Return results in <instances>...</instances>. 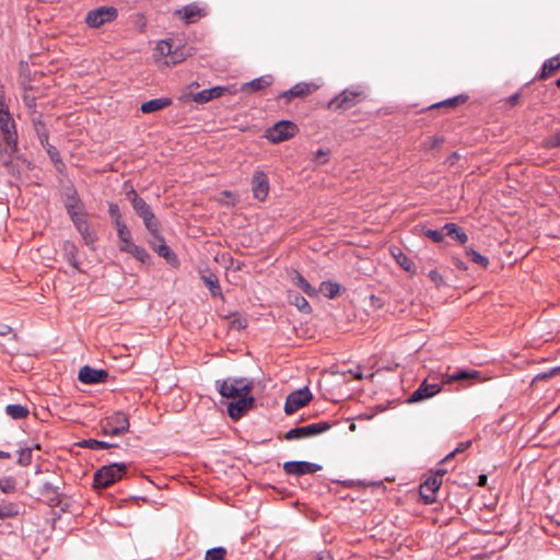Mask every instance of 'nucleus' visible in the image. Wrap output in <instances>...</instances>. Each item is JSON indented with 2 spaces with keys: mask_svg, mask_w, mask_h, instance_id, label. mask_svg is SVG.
Here are the masks:
<instances>
[{
  "mask_svg": "<svg viewBox=\"0 0 560 560\" xmlns=\"http://www.w3.org/2000/svg\"><path fill=\"white\" fill-rule=\"evenodd\" d=\"M294 284L300 288L305 294L308 296H315L317 294V290L312 287L308 281L299 272L293 278Z\"/></svg>",
  "mask_w": 560,
  "mask_h": 560,
  "instance_id": "obj_32",
  "label": "nucleus"
},
{
  "mask_svg": "<svg viewBox=\"0 0 560 560\" xmlns=\"http://www.w3.org/2000/svg\"><path fill=\"white\" fill-rule=\"evenodd\" d=\"M80 445L90 450H105L116 446L115 444H110L105 441H98L95 439L84 440Z\"/></svg>",
  "mask_w": 560,
  "mask_h": 560,
  "instance_id": "obj_37",
  "label": "nucleus"
},
{
  "mask_svg": "<svg viewBox=\"0 0 560 560\" xmlns=\"http://www.w3.org/2000/svg\"><path fill=\"white\" fill-rule=\"evenodd\" d=\"M291 303L293 305H295L303 313H310L312 310L307 300L300 294L292 295Z\"/></svg>",
  "mask_w": 560,
  "mask_h": 560,
  "instance_id": "obj_40",
  "label": "nucleus"
},
{
  "mask_svg": "<svg viewBox=\"0 0 560 560\" xmlns=\"http://www.w3.org/2000/svg\"><path fill=\"white\" fill-rule=\"evenodd\" d=\"M455 454H457V453L455 452V450H454V451H452L451 453H448V454L443 458L442 463H446L447 460L452 459V458L455 456Z\"/></svg>",
  "mask_w": 560,
  "mask_h": 560,
  "instance_id": "obj_57",
  "label": "nucleus"
},
{
  "mask_svg": "<svg viewBox=\"0 0 560 560\" xmlns=\"http://www.w3.org/2000/svg\"><path fill=\"white\" fill-rule=\"evenodd\" d=\"M34 127L37 136L42 135L43 132H48L46 126L40 120L34 121Z\"/></svg>",
  "mask_w": 560,
  "mask_h": 560,
  "instance_id": "obj_50",
  "label": "nucleus"
},
{
  "mask_svg": "<svg viewBox=\"0 0 560 560\" xmlns=\"http://www.w3.org/2000/svg\"><path fill=\"white\" fill-rule=\"evenodd\" d=\"M0 490H1V492L5 493V494L15 492L16 479L12 476L0 477Z\"/></svg>",
  "mask_w": 560,
  "mask_h": 560,
  "instance_id": "obj_35",
  "label": "nucleus"
},
{
  "mask_svg": "<svg viewBox=\"0 0 560 560\" xmlns=\"http://www.w3.org/2000/svg\"><path fill=\"white\" fill-rule=\"evenodd\" d=\"M471 442L470 441H466V442H460L458 444V446L455 448V452L456 453H462L464 452L465 450H467L469 446H470Z\"/></svg>",
  "mask_w": 560,
  "mask_h": 560,
  "instance_id": "obj_53",
  "label": "nucleus"
},
{
  "mask_svg": "<svg viewBox=\"0 0 560 560\" xmlns=\"http://www.w3.org/2000/svg\"><path fill=\"white\" fill-rule=\"evenodd\" d=\"M130 422L127 413L115 411L102 422V432L105 435L119 436L129 431Z\"/></svg>",
  "mask_w": 560,
  "mask_h": 560,
  "instance_id": "obj_6",
  "label": "nucleus"
},
{
  "mask_svg": "<svg viewBox=\"0 0 560 560\" xmlns=\"http://www.w3.org/2000/svg\"><path fill=\"white\" fill-rule=\"evenodd\" d=\"M200 278L209 289L212 296L223 299V293L218 277L209 269L200 271Z\"/></svg>",
  "mask_w": 560,
  "mask_h": 560,
  "instance_id": "obj_18",
  "label": "nucleus"
},
{
  "mask_svg": "<svg viewBox=\"0 0 560 560\" xmlns=\"http://www.w3.org/2000/svg\"><path fill=\"white\" fill-rule=\"evenodd\" d=\"M10 457H11L10 453L0 451V458L1 459H7V458H10Z\"/></svg>",
  "mask_w": 560,
  "mask_h": 560,
  "instance_id": "obj_59",
  "label": "nucleus"
},
{
  "mask_svg": "<svg viewBox=\"0 0 560 560\" xmlns=\"http://www.w3.org/2000/svg\"><path fill=\"white\" fill-rule=\"evenodd\" d=\"M317 291L328 299H334L340 293L341 285L337 282L329 280L323 281Z\"/></svg>",
  "mask_w": 560,
  "mask_h": 560,
  "instance_id": "obj_30",
  "label": "nucleus"
},
{
  "mask_svg": "<svg viewBox=\"0 0 560 560\" xmlns=\"http://www.w3.org/2000/svg\"><path fill=\"white\" fill-rule=\"evenodd\" d=\"M172 104L171 98L168 97H160V98H153L148 102H144L141 105V112L144 114H150L158 112L160 109H163Z\"/></svg>",
  "mask_w": 560,
  "mask_h": 560,
  "instance_id": "obj_24",
  "label": "nucleus"
},
{
  "mask_svg": "<svg viewBox=\"0 0 560 560\" xmlns=\"http://www.w3.org/2000/svg\"><path fill=\"white\" fill-rule=\"evenodd\" d=\"M253 404H254V398L249 394L243 395V396H241L238 398H234L228 405L229 416L232 419L237 420L241 417H243V415L249 408H252Z\"/></svg>",
  "mask_w": 560,
  "mask_h": 560,
  "instance_id": "obj_12",
  "label": "nucleus"
},
{
  "mask_svg": "<svg viewBox=\"0 0 560 560\" xmlns=\"http://www.w3.org/2000/svg\"><path fill=\"white\" fill-rule=\"evenodd\" d=\"M518 98H520V95L517 93L511 95L509 98H508V102L511 106H514L516 105V103L518 102Z\"/></svg>",
  "mask_w": 560,
  "mask_h": 560,
  "instance_id": "obj_54",
  "label": "nucleus"
},
{
  "mask_svg": "<svg viewBox=\"0 0 560 560\" xmlns=\"http://www.w3.org/2000/svg\"><path fill=\"white\" fill-rule=\"evenodd\" d=\"M443 231H445L446 235L457 241L459 244H465L468 241L467 234L455 223H446L443 226Z\"/></svg>",
  "mask_w": 560,
  "mask_h": 560,
  "instance_id": "obj_26",
  "label": "nucleus"
},
{
  "mask_svg": "<svg viewBox=\"0 0 560 560\" xmlns=\"http://www.w3.org/2000/svg\"><path fill=\"white\" fill-rule=\"evenodd\" d=\"M161 244H159L155 248V252L163 258H165L167 261H172L176 259V255L174 252L165 244L164 238L160 234V237H154Z\"/></svg>",
  "mask_w": 560,
  "mask_h": 560,
  "instance_id": "obj_34",
  "label": "nucleus"
},
{
  "mask_svg": "<svg viewBox=\"0 0 560 560\" xmlns=\"http://www.w3.org/2000/svg\"><path fill=\"white\" fill-rule=\"evenodd\" d=\"M252 190L254 197L264 201L269 194V179L266 173L262 171H256L252 178Z\"/></svg>",
  "mask_w": 560,
  "mask_h": 560,
  "instance_id": "obj_13",
  "label": "nucleus"
},
{
  "mask_svg": "<svg viewBox=\"0 0 560 560\" xmlns=\"http://www.w3.org/2000/svg\"><path fill=\"white\" fill-rule=\"evenodd\" d=\"M446 471H447V470H446V469H444V468H439V469L436 470L435 476H438L440 479H442V477L446 474Z\"/></svg>",
  "mask_w": 560,
  "mask_h": 560,
  "instance_id": "obj_58",
  "label": "nucleus"
},
{
  "mask_svg": "<svg viewBox=\"0 0 560 560\" xmlns=\"http://www.w3.org/2000/svg\"><path fill=\"white\" fill-rule=\"evenodd\" d=\"M108 373L103 369H94L89 365L81 368L78 378L84 384H98L106 381Z\"/></svg>",
  "mask_w": 560,
  "mask_h": 560,
  "instance_id": "obj_15",
  "label": "nucleus"
},
{
  "mask_svg": "<svg viewBox=\"0 0 560 560\" xmlns=\"http://www.w3.org/2000/svg\"><path fill=\"white\" fill-rule=\"evenodd\" d=\"M224 195L230 196L231 192L230 191H224Z\"/></svg>",
  "mask_w": 560,
  "mask_h": 560,
  "instance_id": "obj_63",
  "label": "nucleus"
},
{
  "mask_svg": "<svg viewBox=\"0 0 560 560\" xmlns=\"http://www.w3.org/2000/svg\"><path fill=\"white\" fill-rule=\"evenodd\" d=\"M20 509L18 504L13 502H1L0 503V520L11 518L19 515Z\"/></svg>",
  "mask_w": 560,
  "mask_h": 560,
  "instance_id": "obj_33",
  "label": "nucleus"
},
{
  "mask_svg": "<svg viewBox=\"0 0 560 560\" xmlns=\"http://www.w3.org/2000/svg\"><path fill=\"white\" fill-rule=\"evenodd\" d=\"M226 553L224 547H214L206 551L205 560H225Z\"/></svg>",
  "mask_w": 560,
  "mask_h": 560,
  "instance_id": "obj_39",
  "label": "nucleus"
},
{
  "mask_svg": "<svg viewBox=\"0 0 560 560\" xmlns=\"http://www.w3.org/2000/svg\"><path fill=\"white\" fill-rule=\"evenodd\" d=\"M558 371H560V366H556L552 370H550L548 373H539L536 375L535 381L537 380H544L552 374H556Z\"/></svg>",
  "mask_w": 560,
  "mask_h": 560,
  "instance_id": "obj_51",
  "label": "nucleus"
},
{
  "mask_svg": "<svg viewBox=\"0 0 560 560\" xmlns=\"http://www.w3.org/2000/svg\"><path fill=\"white\" fill-rule=\"evenodd\" d=\"M119 249L121 252L132 255L135 258H137L139 261L143 264L149 262L151 259V256L143 247H140L132 242L126 245H120Z\"/></svg>",
  "mask_w": 560,
  "mask_h": 560,
  "instance_id": "obj_23",
  "label": "nucleus"
},
{
  "mask_svg": "<svg viewBox=\"0 0 560 560\" xmlns=\"http://www.w3.org/2000/svg\"><path fill=\"white\" fill-rule=\"evenodd\" d=\"M5 413L13 420H22L30 415V410L26 406L20 404H10L5 406Z\"/></svg>",
  "mask_w": 560,
  "mask_h": 560,
  "instance_id": "obj_28",
  "label": "nucleus"
},
{
  "mask_svg": "<svg viewBox=\"0 0 560 560\" xmlns=\"http://www.w3.org/2000/svg\"><path fill=\"white\" fill-rule=\"evenodd\" d=\"M328 429H330V424L328 422H315L304 427H296L289 430L285 434V439L289 441L306 439L326 432Z\"/></svg>",
  "mask_w": 560,
  "mask_h": 560,
  "instance_id": "obj_9",
  "label": "nucleus"
},
{
  "mask_svg": "<svg viewBox=\"0 0 560 560\" xmlns=\"http://www.w3.org/2000/svg\"><path fill=\"white\" fill-rule=\"evenodd\" d=\"M37 137H38V140H39L40 144L44 148L50 145L49 142H48V132H43L42 135H39Z\"/></svg>",
  "mask_w": 560,
  "mask_h": 560,
  "instance_id": "obj_52",
  "label": "nucleus"
},
{
  "mask_svg": "<svg viewBox=\"0 0 560 560\" xmlns=\"http://www.w3.org/2000/svg\"><path fill=\"white\" fill-rule=\"evenodd\" d=\"M272 82V78L270 75H264L256 78L243 85V90H247L250 92H256L265 89L266 86L270 85Z\"/></svg>",
  "mask_w": 560,
  "mask_h": 560,
  "instance_id": "obj_29",
  "label": "nucleus"
},
{
  "mask_svg": "<svg viewBox=\"0 0 560 560\" xmlns=\"http://www.w3.org/2000/svg\"><path fill=\"white\" fill-rule=\"evenodd\" d=\"M467 255L469 256L471 261H474L477 265H480L482 267H487L489 265V259L486 256L479 254L478 252L471 248L467 250Z\"/></svg>",
  "mask_w": 560,
  "mask_h": 560,
  "instance_id": "obj_41",
  "label": "nucleus"
},
{
  "mask_svg": "<svg viewBox=\"0 0 560 560\" xmlns=\"http://www.w3.org/2000/svg\"><path fill=\"white\" fill-rule=\"evenodd\" d=\"M65 206L72 222L75 221V219L82 218L79 211L80 198L75 191H73L71 195H68Z\"/></svg>",
  "mask_w": 560,
  "mask_h": 560,
  "instance_id": "obj_25",
  "label": "nucleus"
},
{
  "mask_svg": "<svg viewBox=\"0 0 560 560\" xmlns=\"http://www.w3.org/2000/svg\"><path fill=\"white\" fill-rule=\"evenodd\" d=\"M322 469V466L316 463L305 460H291L283 464V470L287 475L303 476L315 474Z\"/></svg>",
  "mask_w": 560,
  "mask_h": 560,
  "instance_id": "obj_11",
  "label": "nucleus"
},
{
  "mask_svg": "<svg viewBox=\"0 0 560 560\" xmlns=\"http://www.w3.org/2000/svg\"><path fill=\"white\" fill-rule=\"evenodd\" d=\"M156 50L163 55V56H167L171 54L172 51V42L171 40H161L158 45H156Z\"/></svg>",
  "mask_w": 560,
  "mask_h": 560,
  "instance_id": "obj_44",
  "label": "nucleus"
},
{
  "mask_svg": "<svg viewBox=\"0 0 560 560\" xmlns=\"http://www.w3.org/2000/svg\"><path fill=\"white\" fill-rule=\"evenodd\" d=\"M318 89L319 85L314 82H299L288 91L283 92L282 96L287 97L288 100H291L293 97H303L315 92Z\"/></svg>",
  "mask_w": 560,
  "mask_h": 560,
  "instance_id": "obj_16",
  "label": "nucleus"
},
{
  "mask_svg": "<svg viewBox=\"0 0 560 560\" xmlns=\"http://www.w3.org/2000/svg\"><path fill=\"white\" fill-rule=\"evenodd\" d=\"M429 278L438 285L444 283V279L442 275L438 270H431L429 272Z\"/></svg>",
  "mask_w": 560,
  "mask_h": 560,
  "instance_id": "obj_47",
  "label": "nucleus"
},
{
  "mask_svg": "<svg viewBox=\"0 0 560 560\" xmlns=\"http://www.w3.org/2000/svg\"><path fill=\"white\" fill-rule=\"evenodd\" d=\"M456 266H457V268L463 269V270H466V269H467V267H466L463 262H460V261H458V262L456 264Z\"/></svg>",
  "mask_w": 560,
  "mask_h": 560,
  "instance_id": "obj_61",
  "label": "nucleus"
},
{
  "mask_svg": "<svg viewBox=\"0 0 560 560\" xmlns=\"http://www.w3.org/2000/svg\"><path fill=\"white\" fill-rule=\"evenodd\" d=\"M312 398V394L307 387L294 390L289 394L285 404L284 411L287 415H292L303 406H305Z\"/></svg>",
  "mask_w": 560,
  "mask_h": 560,
  "instance_id": "obj_10",
  "label": "nucleus"
},
{
  "mask_svg": "<svg viewBox=\"0 0 560 560\" xmlns=\"http://www.w3.org/2000/svg\"><path fill=\"white\" fill-rule=\"evenodd\" d=\"M486 481H487V476L481 475V476L479 477L478 485H479V486H485V485H486Z\"/></svg>",
  "mask_w": 560,
  "mask_h": 560,
  "instance_id": "obj_60",
  "label": "nucleus"
},
{
  "mask_svg": "<svg viewBox=\"0 0 560 560\" xmlns=\"http://www.w3.org/2000/svg\"><path fill=\"white\" fill-rule=\"evenodd\" d=\"M424 235L435 243H441L444 240L443 233L438 230H425Z\"/></svg>",
  "mask_w": 560,
  "mask_h": 560,
  "instance_id": "obj_45",
  "label": "nucleus"
},
{
  "mask_svg": "<svg viewBox=\"0 0 560 560\" xmlns=\"http://www.w3.org/2000/svg\"><path fill=\"white\" fill-rule=\"evenodd\" d=\"M298 131L295 124L289 120L276 122L266 131V137L272 143H279L292 138Z\"/></svg>",
  "mask_w": 560,
  "mask_h": 560,
  "instance_id": "obj_8",
  "label": "nucleus"
},
{
  "mask_svg": "<svg viewBox=\"0 0 560 560\" xmlns=\"http://www.w3.org/2000/svg\"><path fill=\"white\" fill-rule=\"evenodd\" d=\"M34 448H39V445L36 444ZM32 452L33 447H23L19 451L18 464L21 466H28L32 463Z\"/></svg>",
  "mask_w": 560,
  "mask_h": 560,
  "instance_id": "obj_36",
  "label": "nucleus"
},
{
  "mask_svg": "<svg viewBox=\"0 0 560 560\" xmlns=\"http://www.w3.org/2000/svg\"><path fill=\"white\" fill-rule=\"evenodd\" d=\"M0 560H3L1 556H0Z\"/></svg>",
  "mask_w": 560,
  "mask_h": 560,
  "instance_id": "obj_64",
  "label": "nucleus"
},
{
  "mask_svg": "<svg viewBox=\"0 0 560 560\" xmlns=\"http://www.w3.org/2000/svg\"><path fill=\"white\" fill-rule=\"evenodd\" d=\"M225 93H231L229 88L218 85V86H213L211 89L202 90V91L194 94L192 100H194V102H196L198 104H205L211 100L221 97Z\"/></svg>",
  "mask_w": 560,
  "mask_h": 560,
  "instance_id": "obj_17",
  "label": "nucleus"
},
{
  "mask_svg": "<svg viewBox=\"0 0 560 560\" xmlns=\"http://www.w3.org/2000/svg\"><path fill=\"white\" fill-rule=\"evenodd\" d=\"M393 257L397 265L404 269L405 271L415 275L416 273V265L400 248L395 247L390 250Z\"/></svg>",
  "mask_w": 560,
  "mask_h": 560,
  "instance_id": "obj_21",
  "label": "nucleus"
},
{
  "mask_svg": "<svg viewBox=\"0 0 560 560\" xmlns=\"http://www.w3.org/2000/svg\"><path fill=\"white\" fill-rule=\"evenodd\" d=\"M118 18V10L115 7H98L89 11L85 15V23L91 28H98Z\"/></svg>",
  "mask_w": 560,
  "mask_h": 560,
  "instance_id": "obj_7",
  "label": "nucleus"
},
{
  "mask_svg": "<svg viewBox=\"0 0 560 560\" xmlns=\"http://www.w3.org/2000/svg\"><path fill=\"white\" fill-rule=\"evenodd\" d=\"M365 98L364 91L357 86L346 89L330 100L327 104L329 110H347L358 105Z\"/></svg>",
  "mask_w": 560,
  "mask_h": 560,
  "instance_id": "obj_3",
  "label": "nucleus"
},
{
  "mask_svg": "<svg viewBox=\"0 0 560 560\" xmlns=\"http://www.w3.org/2000/svg\"><path fill=\"white\" fill-rule=\"evenodd\" d=\"M11 331V328L7 325H0V336H5Z\"/></svg>",
  "mask_w": 560,
  "mask_h": 560,
  "instance_id": "obj_55",
  "label": "nucleus"
},
{
  "mask_svg": "<svg viewBox=\"0 0 560 560\" xmlns=\"http://www.w3.org/2000/svg\"><path fill=\"white\" fill-rule=\"evenodd\" d=\"M115 228L117 230L118 238L122 243L121 245H126V244L132 242L130 230L128 229V226L125 222L115 224Z\"/></svg>",
  "mask_w": 560,
  "mask_h": 560,
  "instance_id": "obj_38",
  "label": "nucleus"
},
{
  "mask_svg": "<svg viewBox=\"0 0 560 560\" xmlns=\"http://www.w3.org/2000/svg\"><path fill=\"white\" fill-rule=\"evenodd\" d=\"M558 69H560V56H555L544 62L538 78L545 80Z\"/></svg>",
  "mask_w": 560,
  "mask_h": 560,
  "instance_id": "obj_27",
  "label": "nucleus"
},
{
  "mask_svg": "<svg viewBox=\"0 0 560 560\" xmlns=\"http://www.w3.org/2000/svg\"><path fill=\"white\" fill-rule=\"evenodd\" d=\"M73 224L77 228L78 232L81 234L82 238L84 240V243L89 246H93L97 240V236L94 232L90 230L89 222L82 217L80 219H75V221H73Z\"/></svg>",
  "mask_w": 560,
  "mask_h": 560,
  "instance_id": "obj_20",
  "label": "nucleus"
},
{
  "mask_svg": "<svg viewBox=\"0 0 560 560\" xmlns=\"http://www.w3.org/2000/svg\"><path fill=\"white\" fill-rule=\"evenodd\" d=\"M108 213L113 220L114 225L117 223L124 222L121 220V213H120V210H119V207L117 203H114V202L109 203Z\"/></svg>",
  "mask_w": 560,
  "mask_h": 560,
  "instance_id": "obj_43",
  "label": "nucleus"
},
{
  "mask_svg": "<svg viewBox=\"0 0 560 560\" xmlns=\"http://www.w3.org/2000/svg\"><path fill=\"white\" fill-rule=\"evenodd\" d=\"M455 454H457V453L455 452V450H454V451H452L451 453H448V454L443 458L442 463H446L447 460L452 459V458L455 456Z\"/></svg>",
  "mask_w": 560,
  "mask_h": 560,
  "instance_id": "obj_56",
  "label": "nucleus"
},
{
  "mask_svg": "<svg viewBox=\"0 0 560 560\" xmlns=\"http://www.w3.org/2000/svg\"><path fill=\"white\" fill-rule=\"evenodd\" d=\"M215 385L221 396L233 399L249 394L253 388V382L243 377L217 381Z\"/></svg>",
  "mask_w": 560,
  "mask_h": 560,
  "instance_id": "obj_4",
  "label": "nucleus"
},
{
  "mask_svg": "<svg viewBox=\"0 0 560 560\" xmlns=\"http://www.w3.org/2000/svg\"><path fill=\"white\" fill-rule=\"evenodd\" d=\"M370 301H371V305L374 308H382L384 306V304H385L384 300L381 296H377V295H374V294H372L370 296Z\"/></svg>",
  "mask_w": 560,
  "mask_h": 560,
  "instance_id": "obj_48",
  "label": "nucleus"
},
{
  "mask_svg": "<svg viewBox=\"0 0 560 560\" xmlns=\"http://www.w3.org/2000/svg\"><path fill=\"white\" fill-rule=\"evenodd\" d=\"M65 255L67 261L77 270H79L80 261L78 259V249L77 246L71 242H66L63 244Z\"/></svg>",
  "mask_w": 560,
  "mask_h": 560,
  "instance_id": "obj_31",
  "label": "nucleus"
},
{
  "mask_svg": "<svg viewBox=\"0 0 560 560\" xmlns=\"http://www.w3.org/2000/svg\"><path fill=\"white\" fill-rule=\"evenodd\" d=\"M479 375L478 371L467 372L465 370L457 371L453 374H441L440 382L429 383L424 380L419 387L409 396L407 401L409 404L419 402L429 399L442 390V387L454 382L474 378Z\"/></svg>",
  "mask_w": 560,
  "mask_h": 560,
  "instance_id": "obj_1",
  "label": "nucleus"
},
{
  "mask_svg": "<svg viewBox=\"0 0 560 560\" xmlns=\"http://www.w3.org/2000/svg\"><path fill=\"white\" fill-rule=\"evenodd\" d=\"M126 469L127 464L125 463H114L101 467L94 474V486L96 488H107L112 486L122 478L126 474Z\"/></svg>",
  "mask_w": 560,
  "mask_h": 560,
  "instance_id": "obj_5",
  "label": "nucleus"
},
{
  "mask_svg": "<svg viewBox=\"0 0 560 560\" xmlns=\"http://www.w3.org/2000/svg\"><path fill=\"white\" fill-rule=\"evenodd\" d=\"M465 102L466 101V97L464 96H456V97H453V98H450V100H446L444 102H441V103H438L435 104L434 106H442V105H452L454 103H457V102Z\"/></svg>",
  "mask_w": 560,
  "mask_h": 560,
  "instance_id": "obj_49",
  "label": "nucleus"
},
{
  "mask_svg": "<svg viewBox=\"0 0 560 560\" xmlns=\"http://www.w3.org/2000/svg\"><path fill=\"white\" fill-rule=\"evenodd\" d=\"M442 485V479L438 476L429 477L420 485L419 493L425 504H432L436 501L435 493Z\"/></svg>",
  "mask_w": 560,
  "mask_h": 560,
  "instance_id": "obj_14",
  "label": "nucleus"
},
{
  "mask_svg": "<svg viewBox=\"0 0 560 560\" xmlns=\"http://www.w3.org/2000/svg\"><path fill=\"white\" fill-rule=\"evenodd\" d=\"M175 13L185 20L186 23H192L205 14L203 9L195 3L187 4L183 9L176 10Z\"/></svg>",
  "mask_w": 560,
  "mask_h": 560,
  "instance_id": "obj_22",
  "label": "nucleus"
},
{
  "mask_svg": "<svg viewBox=\"0 0 560 560\" xmlns=\"http://www.w3.org/2000/svg\"><path fill=\"white\" fill-rule=\"evenodd\" d=\"M13 127L14 121L12 120L10 113L8 109L2 107V103L0 102V128L5 133V140L8 143L15 141V133L11 132Z\"/></svg>",
  "mask_w": 560,
  "mask_h": 560,
  "instance_id": "obj_19",
  "label": "nucleus"
},
{
  "mask_svg": "<svg viewBox=\"0 0 560 560\" xmlns=\"http://www.w3.org/2000/svg\"><path fill=\"white\" fill-rule=\"evenodd\" d=\"M127 196L135 212L142 219L147 230L153 237H160V221L156 219L151 207L136 192L133 188H130Z\"/></svg>",
  "mask_w": 560,
  "mask_h": 560,
  "instance_id": "obj_2",
  "label": "nucleus"
},
{
  "mask_svg": "<svg viewBox=\"0 0 560 560\" xmlns=\"http://www.w3.org/2000/svg\"><path fill=\"white\" fill-rule=\"evenodd\" d=\"M556 85L560 88V79L556 80Z\"/></svg>",
  "mask_w": 560,
  "mask_h": 560,
  "instance_id": "obj_62",
  "label": "nucleus"
},
{
  "mask_svg": "<svg viewBox=\"0 0 560 560\" xmlns=\"http://www.w3.org/2000/svg\"><path fill=\"white\" fill-rule=\"evenodd\" d=\"M45 149H46L47 154L49 155L50 160L55 164L61 163L60 154L56 147L50 144V145L46 147Z\"/></svg>",
  "mask_w": 560,
  "mask_h": 560,
  "instance_id": "obj_46",
  "label": "nucleus"
},
{
  "mask_svg": "<svg viewBox=\"0 0 560 560\" xmlns=\"http://www.w3.org/2000/svg\"><path fill=\"white\" fill-rule=\"evenodd\" d=\"M328 155H329V150L318 149L314 153L312 161L316 165H323V164H325L328 161Z\"/></svg>",
  "mask_w": 560,
  "mask_h": 560,
  "instance_id": "obj_42",
  "label": "nucleus"
}]
</instances>
